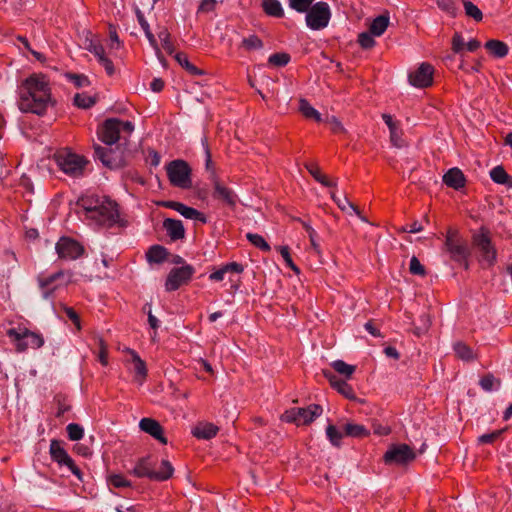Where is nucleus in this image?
Returning <instances> with one entry per match:
<instances>
[{
  "label": "nucleus",
  "mask_w": 512,
  "mask_h": 512,
  "mask_svg": "<svg viewBox=\"0 0 512 512\" xmlns=\"http://www.w3.org/2000/svg\"><path fill=\"white\" fill-rule=\"evenodd\" d=\"M51 102L50 87L41 74L31 75L19 87L18 107L22 112L41 116Z\"/></svg>",
  "instance_id": "1"
},
{
  "label": "nucleus",
  "mask_w": 512,
  "mask_h": 512,
  "mask_svg": "<svg viewBox=\"0 0 512 512\" xmlns=\"http://www.w3.org/2000/svg\"><path fill=\"white\" fill-rule=\"evenodd\" d=\"M81 206L87 212V217L98 225L110 228L114 225L125 226L120 218L116 202L104 196H87L81 199Z\"/></svg>",
  "instance_id": "2"
},
{
  "label": "nucleus",
  "mask_w": 512,
  "mask_h": 512,
  "mask_svg": "<svg viewBox=\"0 0 512 512\" xmlns=\"http://www.w3.org/2000/svg\"><path fill=\"white\" fill-rule=\"evenodd\" d=\"M134 125L130 121H122L117 118H109L99 127L97 135L105 145L112 146L121 138L120 133L131 135Z\"/></svg>",
  "instance_id": "3"
},
{
  "label": "nucleus",
  "mask_w": 512,
  "mask_h": 512,
  "mask_svg": "<svg viewBox=\"0 0 512 512\" xmlns=\"http://www.w3.org/2000/svg\"><path fill=\"white\" fill-rule=\"evenodd\" d=\"M170 184L180 189L192 188V168L187 161L175 159L165 165Z\"/></svg>",
  "instance_id": "4"
},
{
  "label": "nucleus",
  "mask_w": 512,
  "mask_h": 512,
  "mask_svg": "<svg viewBox=\"0 0 512 512\" xmlns=\"http://www.w3.org/2000/svg\"><path fill=\"white\" fill-rule=\"evenodd\" d=\"M94 157L101 161V163L109 169H118L124 166L123 151L119 147L113 148L112 146H101L94 144Z\"/></svg>",
  "instance_id": "5"
},
{
  "label": "nucleus",
  "mask_w": 512,
  "mask_h": 512,
  "mask_svg": "<svg viewBox=\"0 0 512 512\" xmlns=\"http://www.w3.org/2000/svg\"><path fill=\"white\" fill-rule=\"evenodd\" d=\"M306 13V24L312 30H321L327 27L331 11L326 2H317L313 4Z\"/></svg>",
  "instance_id": "6"
},
{
  "label": "nucleus",
  "mask_w": 512,
  "mask_h": 512,
  "mask_svg": "<svg viewBox=\"0 0 512 512\" xmlns=\"http://www.w3.org/2000/svg\"><path fill=\"white\" fill-rule=\"evenodd\" d=\"M58 167L67 175L78 177L83 174L87 161L74 153L59 152L55 155Z\"/></svg>",
  "instance_id": "7"
},
{
  "label": "nucleus",
  "mask_w": 512,
  "mask_h": 512,
  "mask_svg": "<svg viewBox=\"0 0 512 512\" xmlns=\"http://www.w3.org/2000/svg\"><path fill=\"white\" fill-rule=\"evenodd\" d=\"M445 246L450 253L451 258L456 262L463 263L465 269H468L467 259L470 256V251L467 243L458 237V233L456 231H448Z\"/></svg>",
  "instance_id": "8"
},
{
  "label": "nucleus",
  "mask_w": 512,
  "mask_h": 512,
  "mask_svg": "<svg viewBox=\"0 0 512 512\" xmlns=\"http://www.w3.org/2000/svg\"><path fill=\"white\" fill-rule=\"evenodd\" d=\"M473 244L479 249L482 261H484L488 267L496 263L497 251L492 245L487 229L481 228L480 233L473 236Z\"/></svg>",
  "instance_id": "9"
},
{
  "label": "nucleus",
  "mask_w": 512,
  "mask_h": 512,
  "mask_svg": "<svg viewBox=\"0 0 512 512\" xmlns=\"http://www.w3.org/2000/svg\"><path fill=\"white\" fill-rule=\"evenodd\" d=\"M416 457L415 452L407 444L391 445L385 452L383 459L388 465H405Z\"/></svg>",
  "instance_id": "10"
},
{
  "label": "nucleus",
  "mask_w": 512,
  "mask_h": 512,
  "mask_svg": "<svg viewBox=\"0 0 512 512\" xmlns=\"http://www.w3.org/2000/svg\"><path fill=\"white\" fill-rule=\"evenodd\" d=\"M323 409L318 404H311L305 408H293L285 413V420L287 422H294L299 424H310L319 417Z\"/></svg>",
  "instance_id": "11"
},
{
  "label": "nucleus",
  "mask_w": 512,
  "mask_h": 512,
  "mask_svg": "<svg viewBox=\"0 0 512 512\" xmlns=\"http://www.w3.org/2000/svg\"><path fill=\"white\" fill-rule=\"evenodd\" d=\"M194 272L195 270L191 265H184L179 268H173L169 272L165 282L166 291H175L182 285L187 284Z\"/></svg>",
  "instance_id": "12"
},
{
  "label": "nucleus",
  "mask_w": 512,
  "mask_h": 512,
  "mask_svg": "<svg viewBox=\"0 0 512 512\" xmlns=\"http://www.w3.org/2000/svg\"><path fill=\"white\" fill-rule=\"evenodd\" d=\"M55 249L58 257L64 260H75L84 253V247L69 237L60 238L56 243Z\"/></svg>",
  "instance_id": "13"
},
{
  "label": "nucleus",
  "mask_w": 512,
  "mask_h": 512,
  "mask_svg": "<svg viewBox=\"0 0 512 512\" xmlns=\"http://www.w3.org/2000/svg\"><path fill=\"white\" fill-rule=\"evenodd\" d=\"M433 72L432 65L422 63L415 72L409 74V82L415 87L426 88L432 84Z\"/></svg>",
  "instance_id": "14"
},
{
  "label": "nucleus",
  "mask_w": 512,
  "mask_h": 512,
  "mask_svg": "<svg viewBox=\"0 0 512 512\" xmlns=\"http://www.w3.org/2000/svg\"><path fill=\"white\" fill-rule=\"evenodd\" d=\"M205 154H206L205 171L208 175L207 176L208 180H210L214 186L213 195L216 198H224V187L221 186L220 178L217 173L216 164L212 160V155H211V152L207 145L205 147Z\"/></svg>",
  "instance_id": "15"
},
{
  "label": "nucleus",
  "mask_w": 512,
  "mask_h": 512,
  "mask_svg": "<svg viewBox=\"0 0 512 512\" xmlns=\"http://www.w3.org/2000/svg\"><path fill=\"white\" fill-rule=\"evenodd\" d=\"M323 375L329 381L330 385L337 390L341 395L349 400H355L356 395L351 385L345 380L340 379L333 372L329 370H323Z\"/></svg>",
  "instance_id": "16"
},
{
  "label": "nucleus",
  "mask_w": 512,
  "mask_h": 512,
  "mask_svg": "<svg viewBox=\"0 0 512 512\" xmlns=\"http://www.w3.org/2000/svg\"><path fill=\"white\" fill-rule=\"evenodd\" d=\"M139 428L158 440L162 444H167V438L164 435V430L161 424L153 418H142L139 422Z\"/></svg>",
  "instance_id": "17"
},
{
  "label": "nucleus",
  "mask_w": 512,
  "mask_h": 512,
  "mask_svg": "<svg viewBox=\"0 0 512 512\" xmlns=\"http://www.w3.org/2000/svg\"><path fill=\"white\" fill-rule=\"evenodd\" d=\"M132 474L138 478H149L150 480H154V462L151 456H145L140 458L135 467L132 470Z\"/></svg>",
  "instance_id": "18"
},
{
  "label": "nucleus",
  "mask_w": 512,
  "mask_h": 512,
  "mask_svg": "<svg viewBox=\"0 0 512 512\" xmlns=\"http://www.w3.org/2000/svg\"><path fill=\"white\" fill-rule=\"evenodd\" d=\"M125 351L131 357L130 361L133 364L135 380L139 384H143V382L145 381V379L147 377V373H148L146 363L140 358L139 354L135 350L127 348Z\"/></svg>",
  "instance_id": "19"
},
{
  "label": "nucleus",
  "mask_w": 512,
  "mask_h": 512,
  "mask_svg": "<svg viewBox=\"0 0 512 512\" xmlns=\"http://www.w3.org/2000/svg\"><path fill=\"white\" fill-rule=\"evenodd\" d=\"M220 428L210 422H199L191 430L197 439L210 440L217 435Z\"/></svg>",
  "instance_id": "20"
},
{
  "label": "nucleus",
  "mask_w": 512,
  "mask_h": 512,
  "mask_svg": "<svg viewBox=\"0 0 512 512\" xmlns=\"http://www.w3.org/2000/svg\"><path fill=\"white\" fill-rule=\"evenodd\" d=\"M443 183L450 188L459 190L465 186L466 178L459 168L454 167L443 175Z\"/></svg>",
  "instance_id": "21"
},
{
  "label": "nucleus",
  "mask_w": 512,
  "mask_h": 512,
  "mask_svg": "<svg viewBox=\"0 0 512 512\" xmlns=\"http://www.w3.org/2000/svg\"><path fill=\"white\" fill-rule=\"evenodd\" d=\"M164 206L174 209L175 211H177L178 213H180L183 217H185L187 219L204 221V217L201 212H199L198 210H196L192 207L186 206L183 203L176 202V201H168V202L164 203Z\"/></svg>",
  "instance_id": "22"
},
{
  "label": "nucleus",
  "mask_w": 512,
  "mask_h": 512,
  "mask_svg": "<svg viewBox=\"0 0 512 512\" xmlns=\"http://www.w3.org/2000/svg\"><path fill=\"white\" fill-rule=\"evenodd\" d=\"M50 455L53 461L57 462L60 466L72 464V458L62 447L61 442L53 439L50 443Z\"/></svg>",
  "instance_id": "23"
},
{
  "label": "nucleus",
  "mask_w": 512,
  "mask_h": 512,
  "mask_svg": "<svg viewBox=\"0 0 512 512\" xmlns=\"http://www.w3.org/2000/svg\"><path fill=\"white\" fill-rule=\"evenodd\" d=\"M163 227L172 240L182 239L185 235L184 226L180 220L167 218L163 222Z\"/></svg>",
  "instance_id": "24"
},
{
  "label": "nucleus",
  "mask_w": 512,
  "mask_h": 512,
  "mask_svg": "<svg viewBox=\"0 0 512 512\" xmlns=\"http://www.w3.org/2000/svg\"><path fill=\"white\" fill-rule=\"evenodd\" d=\"M485 49L495 58H503L509 52L508 45L500 40L491 39L484 45Z\"/></svg>",
  "instance_id": "25"
},
{
  "label": "nucleus",
  "mask_w": 512,
  "mask_h": 512,
  "mask_svg": "<svg viewBox=\"0 0 512 512\" xmlns=\"http://www.w3.org/2000/svg\"><path fill=\"white\" fill-rule=\"evenodd\" d=\"M225 197H226V216H229L232 214L233 216L238 217L239 216L238 210L243 211V205L241 203H239V199H238L237 195L233 191L226 188Z\"/></svg>",
  "instance_id": "26"
},
{
  "label": "nucleus",
  "mask_w": 512,
  "mask_h": 512,
  "mask_svg": "<svg viewBox=\"0 0 512 512\" xmlns=\"http://www.w3.org/2000/svg\"><path fill=\"white\" fill-rule=\"evenodd\" d=\"M453 350L457 358L469 362L477 358L472 348L463 341H457L453 344Z\"/></svg>",
  "instance_id": "27"
},
{
  "label": "nucleus",
  "mask_w": 512,
  "mask_h": 512,
  "mask_svg": "<svg viewBox=\"0 0 512 512\" xmlns=\"http://www.w3.org/2000/svg\"><path fill=\"white\" fill-rule=\"evenodd\" d=\"M389 14H382L377 16L370 24L369 31L372 35L379 37L386 31L389 25Z\"/></svg>",
  "instance_id": "28"
},
{
  "label": "nucleus",
  "mask_w": 512,
  "mask_h": 512,
  "mask_svg": "<svg viewBox=\"0 0 512 512\" xmlns=\"http://www.w3.org/2000/svg\"><path fill=\"white\" fill-rule=\"evenodd\" d=\"M44 344V339L41 335L27 329L25 334L24 343L20 344L21 352H24L28 348L38 349Z\"/></svg>",
  "instance_id": "29"
},
{
  "label": "nucleus",
  "mask_w": 512,
  "mask_h": 512,
  "mask_svg": "<svg viewBox=\"0 0 512 512\" xmlns=\"http://www.w3.org/2000/svg\"><path fill=\"white\" fill-rule=\"evenodd\" d=\"M64 275L63 271L56 272L46 278L39 279V285L43 292V297L48 299L54 292L55 287L50 288V286L60 277Z\"/></svg>",
  "instance_id": "30"
},
{
  "label": "nucleus",
  "mask_w": 512,
  "mask_h": 512,
  "mask_svg": "<svg viewBox=\"0 0 512 512\" xmlns=\"http://www.w3.org/2000/svg\"><path fill=\"white\" fill-rule=\"evenodd\" d=\"M331 198L337 204V206L344 212H348L349 210L355 212L362 221L366 222V218L361 215L360 210L357 206L351 203L346 196L338 197L334 192H331Z\"/></svg>",
  "instance_id": "31"
},
{
  "label": "nucleus",
  "mask_w": 512,
  "mask_h": 512,
  "mask_svg": "<svg viewBox=\"0 0 512 512\" xmlns=\"http://www.w3.org/2000/svg\"><path fill=\"white\" fill-rule=\"evenodd\" d=\"M174 467L169 460L163 459L160 466L155 470L154 481H166L173 476Z\"/></svg>",
  "instance_id": "32"
},
{
  "label": "nucleus",
  "mask_w": 512,
  "mask_h": 512,
  "mask_svg": "<svg viewBox=\"0 0 512 512\" xmlns=\"http://www.w3.org/2000/svg\"><path fill=\"white\" fill-rule=\"evenodd\" d=\"M490 177L497 184L512 187V176H510L501 165L494 167L490 171Z\"/></svg>",
  "instance_id": "33"
},
{
  "label": "nucleus",
  "mask_w": 512,
  "mask_h": 512,
  "mask_svg": "<svg viewBox=\"0 0 512 512\" xmlns=\"http://www.w3.org/2000/svg\"><path fill=\"white\" fill-rule=\"evenodd\" d=\"M344 435L353 438H364L369 436V430L361 424L347 423L343 427Z\"/></svg>",
  "instance_id": "34"
},
{
  "label": "nucleus",
  "mask_w": 512,
  "mask_h": 512,
  "mask_svg": "<svg viewBox=\"0 0 512 512\" xmlns=\"http://www.w3.org/2000/svg\"><path fill=\"white\" fill-rule=\"evenodd\" d=\"M262 8L269 16L276 18L284 16V10L279 0H262Z\"/></svg>",
  "instance_id": "35"
},
{
  "label": "nucleus",
  "mask_w": 512,
  "mask_h": 512,
  "mask_svg": "<svg viewBox=\"0 0 512 512\" xmlns=\"http://www.w3.org/2000/svg\"><path fill=\"white\" fill-rule=\"evenodd\" d=\"M168 252L161 245H153L149 248L146 257L150 263H162L166 260Z\"/></svg>",
  "instance_id": "36"
},
{
  "label": "nucleus",
  "mask_w": 512,
  "mask_h": 512,
  "mask_svg": "<svg viewBox=\"0 0 512 512\" xmlns=\"http://www.w3.org/2000/svg\"><path fill=\"white\" fill-rule=\"evenodd\" d=\"M27 332L26 327H17V328H9L6 331L7 336L10 338L12 343H14L16 351L21 352L20 344L24 343L25 334Z\"/></svg>",
  "instance_id": "37"
},
{
  "label": "nucleus",
  "mask_w": 512,
  "mask_h": 512,
  "mask_svg": "<svg viewBox=\"0 0 512 512\" xmlns=\"http://www.w3.org/2000/svg\"><path fill=\"white\" fill-rule=\"evenodd\" d=\"M175 60L183 67L189 74L193 76H199L203 74V71L192 64L188 56L185 53L179 52L175 54Z\"/></svg>",
  "instance_id": "38"
},
{
  "label": "nucleus",
  "mask_w": 512,
  "mask_h": 512,
  "mask_svg": "<svg viewBox=\"0 0 512 512\" xmlns=\"http://www.w3.org/2000/svg\"><path fill=\"white\" fill-rule=\"evenodd\" d=\"M299 111L302 113L304 117L308 119H313L316 122L322 121L320 113L316 109H314L310 105V103L304 98H301L299 100Z\"/></svg>",
  "instance_id": "39"
},
{
  "label": "nucleus",
  "mask_w": 512,
  "mask_h": 512,
  "mask_svg": "<svg viewBox=\"0 0 512 512\" xmlns=\"http://www.w3.org/2000/svg\"><path fill=\"white\" fill-rule=\"evenodd\" d=\"M331 366L337 373L345 376L347 379L351 378L352 374L356 370L354 365L347 364L343 360H335L332 362Z\"/></svg>",
  "instance_id": "40"
},
{
  "label": "nucleus",
  "mask_w": 512,
  "mask_h": 512,
  "mask_svg": "<svg viewBox=\"0 0 512 512\" xmlns=\"http://www.w3.org/2000/svg\"><path fill=\"white\" fill-rule=\"evenodd\" d=\"M246 238L253 246L258 248L259 250L263 252H270V245L261 235L256 233H247Z\"/></svg>",
  "instance_id": "41"
},
{
  "label": "nucleus",
  "mask_w": 512,
  "mask_h": 512,
  "mask_svg": "<svg viewBox=\"0 0 512 512\" xmlns=\"http://www.w3.org/2000/svg\"><path fill=\"white\" fill-rule=\"evenodd\" d=\"M465 9V14L473 18L475 21L480 22L483 19L482 11L471 1L461 0Z\"/></svg>",
  "instance_id": "42"
},
{
  "label": "nucleus",
  "mask_w": 512,
  "mask_h": 512,
  "mask_svg": "<svg viewBox=\"0 0 512 512\" xmlns=\"http://www.w3.org/2000/svg\"><path fill=\"white\" fill-rule=\"evenodd\" d=\"M501 385L500 379L494 377L493 374H486L480 380V386L485 391H492L498 389Z\"/></svg>",
  "instance_id": "43"
},
{
  "label": "nucleus",
  "mask_w": 512,
  "mask_h": 512,
  "mask_svg": "<svg viewBox=\"0 0 512 512\" xmlns=\"http://www.w3.org/2000/svg\"><path fill=\"white\" fill-rule=\"evenodd\" d=\"M291 60V57L288 53L281 52V53H274L268 58V63L271 66L275 67H284L286 66Z\"/></svg>",
  "instance_id": "44"
},
{
  "label": "nucleus",
  "mask_w": 512,
  "mask_h": 512,
  "mask_svg": "<svg viewBox=\"0 0 512 512\" xmlns=\"http://www.w3.org/2000/svg\"><path fill=\"white\" fill-rule=\"evenodd\" d=\"M95 103V98L89 95L78 93L74 96V104L79 108L88 109L92 107Z\"/></svg>",
  "instance_id": "45"
},
{
  "label": "nucleus",
  "mask_w": 512,
  "mask_h": 512,
  "mask_svg": "<svg viewBox=\"0 0 512 512\" xmlns=\"http://www.w3.org/2000/svg\"><path fill=\"white\" fill-rule=\"evenodd\" d=\"M315 0H288L289 7L298 13H305Z\"/></svg>",
  "instance_id": "46"
},
{
  "label": "nucleus",
  "mask_w": 512,
  "mask_h": 512,
  "mask_svg": "<svg viewBox=\"0 0 512 512\" xmlns=\"http://www.w3.org/2000/svg\"><path fill=\"white\" fill-rule=\"evenodd\" d=\"M68 437L72 441H78L83 438L84 436V430L83 428L77 424V423H70L66 427Z\"/></svg>",
  "instance_id": "47"
},
{
  "label": "nucleus",
  "mask_w": 512,
  "mask_h": 512,
  "mask_svg": "<svg viewBox=\"0 0 512 512\" xmlns=\"http://www.w3.org/2000/svg\"><path fill=\"white\" fill-rule=\"evenodd\" d=\"M326 435L329 441L334 446H340V441L343 437V434L336 428V426L330 424L326 428Z\"/></svg>",
  "instance_id": "48"
},
{
  "label": "nucleus",
  "mask_w": 512,
  "mask_h": 512,
  "mask_svg": "<svg viewBox=\"0 0 512 512\" xmlns=\"http://www.w3.org/2000/svg\"><path fill=\"white\" fill-rule=\"evenodd\" d=\"M158 37L161 40L162 46L165 49V51L168 54H173L174 53V46H173L172 42L170 41V33L168 32V30L166 28H162L158 32Z\"/></svg>",
  "instance_id": "49"
},
{
  "label": "nucleus",
  "mask_w": 512,
  "mask_h": 512,
  "mask_svg": "<svg viewBox=\"0 0 512 512\" xmlns=\"http://www.w3.org/2000/svg\"><path fill=\"white\" fill-rule=\"evenodd\" d=\"M374 35L370 31L358 35V43L363 49H371L375 46Z\"/></svg>",
  "instance_id": "50"
},
{
  "label": "nucleus",
  "mask_w": 512,
  "mask_h": 512,
  "mask_svg": "<svg viewBox=\"0 0 512 512\" xmlns=\"http://www.w3.org/2000/svg\"><path fill=\"white\" fill-rule=\"evenodd\" d=\"M247 50H257L263 48V41L256 35H250L242 41Z\"/></svg>",
  "instance_id": "51"
},
{
  "label": "nucleus",
  "mask_w": 512,
  "mask_h": 512,
  "mask_svg": "<svg viewBox=\"0 0 512 512\" xmlns=\"http://www.w3.org/2000/svg\"><path fill=\"white\" fill-rule=\"evenodd\" d=\"M109 483L115 488L130 487L131 483L121 474H114L109 477Z\"/></svg>",
  "instance_id": "52"
},
{
  "label": "nucleus",
  "mask_w": 512,
  "mask_h": 512,
  "mask_svg": "<svg viewBox=\"0 0 512 512\" xmlns=\"http://www.w3.org/2000/svg\"><path fill=\"white\" fill-rule=\"evenodd\" d=\"M409 271L413 275H426V270L424 266L420 263L419 259L416 256H413L410 260Z\"/></svg>",
  "instance_id": "53"
},
{
  "label": "nucleus",
  "mask_w": 512,
  "mask_h": 512,
  "mask_svg": "<svg viewBox=\"0 0 512 512\" xmlns=\"http://www.w3.org/2000/svg\"><path fill=\"white\" fill-rule=\"evenodd\" d=\"M279 252L281 254V256L283 257L286 265L288 267H290L294 272H296L297 274L300 273V270L299 268L294 264L291 256H290V252H289V247L288 246H281L279 247Z\"/></svg>",
  "instance_id": "54"
},
{
  "label": "nucleus",
  "mask_w": 512,
  "mask_h": 512,
  "mask_svg": "<svg viewBox=\"0 0 512 512\" xmlns=\"http://www.w3.org/2000/svg\"><path fill=\"white\" fill-rule=\"evenodd\" d=\"M503 429L495 430L491 433L483 434L478 437V442L480 444H492L494 443L503 433Z\"/></svg>",
  "instance_id": "55"
},
{
  "label": "nucleus",
  "mask_w": 512,
  "mask_h": 512,
  "mask_svg": "<svg viewBox=\"0 0 512 512\" xmlns=\"http://www.w3.org/2000/svg\"><path fill=\"white\" fill-rule=\"evenodd\" d=\"M438 7L447 12L448 14L455 16L457 12V7L454 0H437Z\"/></svg>",
  "instance_id": "56"
},
{
  "label": "nucleus",
  "mask_w": 512,
  "mask_h": 512,
  "mask_svg": "<svg viewBox=\"0 0 512 512\" xmlns=\"http://www.w3.org/2000/svg\"><path fill=\"white\" fill-rule=\"evenodd\" d=\"M99 352L98 360L103 366L108 365V347L102 338L98 339Z\"/></svg>",
  "instance_id": "57"
},
{
  "label": "nucleus",
  "mask_w": 512,
  "mask_h": 512,
  "mask_svg": "<svg viewBox=\"0 0 512 512\" xmlns=\"http://www.w3.org/2000/svg\"><path fill=\"white\" fill-rule=\"evenodd\" d=\"M390 131V140L393 146L397 148H401L404 145V141L402 139V132L399 129L398 125L395 128L389 130Z\"/></svg>",
  "instance_id": "58"
},
{
  "label": "nucleus",
  "mask_w": 512,
  "mask_h": 512,
  "mask_svg": "<svg viewBox=\"0 0 512 512\" xmlns=\"http://www.w3.org/2000/svg\"><path fill=\"white\" fill-rule=\"evenodd\" d=\"M87 49L97 57L98 61L106 56L105 49L99 42L90 41Z\"/></svg>",
  "instance_id": "59"
},
{
  "label": "nucleus",
  "mask_w": 512,
  "mask_h": 512,
  "mask_svg": "<svg viewBox=\"0 0 512 512\" xmlns=\"http://www.w3.org/2000/svg\"><path fill=\"white\" fill-rule=\"evenodd\" d=\"M465 47L464 39L461 34L455 33L452 38V50L454 53H461Z\"/></svg>",
  "instance_id": "60"
},
{
  "label": "nucleus",
  "mask_w": 512,
  "mask_h": 512,
  "mask_svg": "<svg viewBox=\"0 0 512 512\" xmlns=\"http://www.w3.org/2000/svg\"><path fill=\"white\" fill-rule=\"evenodd\" d=\"M69 78L73 81L76 87L81 88L88 86L90 81L85 75L70 74Z\"/></svg>",
  "instance_id": "61"
},
{
  "label": "nucleus",
  "mask_w": 512,
  "mask_h": 512,
  "mask_svg": "<svg viewBox=\"0 0 512 512\" xmlns=\"http://www.w3.org/2000/svg\"><path fill=\"white\" fill-rule=\"evenodd\" d=\"M244 271V266L237 262H231L226 264V274H237L241 275Z\"/></svg>",
  "instance_id": "62"
},
{
  "label": "nucleus",
  "mask_w": 512,
  "mask_h": 512,
  "mask_svg": "<svg viewBox=\"0 0 512 512\" xmlns=\"http://www.w3.org/2000/svg\"><path fill=\"white\" fill-rule=\"evenodd\" d=\"M98 62L104 67L107 75H109V76L114 75L115 67L113 65V62L107 56L103 57Z\"/></svg>",
  "instance_id": "63"
},
{
  "label": "nucleus",
  "mask_w": 512,
  "mask_h": 512,
  "mask_svg": "<svg viewBox=\"0 0 512 512\" xmlns=\"http://www.w3.org/2000/svg\"><path fill=\"white\" fill-rule=\"evenodd\" d=\"M305 168L308 170V172L314 179H318L319 175L322 173L318 164L315 162L305 163Z\"/></svg>",
  "instance_id": "64"
}]
</instances>
